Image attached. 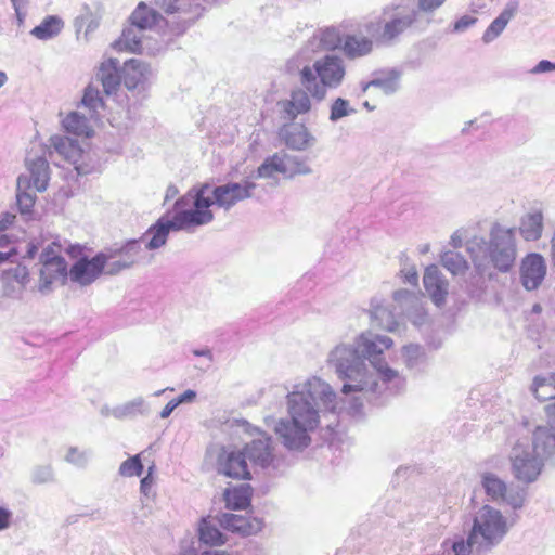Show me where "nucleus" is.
I'll return each instance as SVG.
<instances>
[{
  "label": "nucleus",
  "instance_id": "f257e3e1",
  "mask_svg": "<svg viewBox=\"0 0 555 555\" xmlns=\"http://www.w3.org/2000/svg\"><path fill=\"white\" fill-rule=\"evenodd\" d=\"M465 246L480 273L488 266L500 273L511 272L517 258L515 229L494 223L489 241L477 234L475 227L461 228L453 233V248Z\"/></svg>",
  "mask_w": 555,
  "mask_h": 555
},
{
  "label": "nucleus",
  "instance_id": "f03ea898",
  "mask_svg": "<svg viewBox=\"0 0 555 555\" xmlns=\"http://www.w3.org/2000/svg\"><path fill=\"white\" fill-rule=\"evenodd\" d=\"M391 345L392 340L389 337H372L371 334H361L357 339V349L348 346H337L332 352L331 358L336 372L341 379L356 382V384H345L341 391L347 395L352 391H362L365 387L366 371L363 360L358 354L359 351L370 360L384 379L390 380L395 378L396 372L382 359L383 352L389 349Z\"/></svg>",
  "mask_w": 555,
  "mask_h": 555
},
{
  "label": "nucleus",
  "instance_id": "7ed1b4c3",
  "mask_svg": "<svg viewBox=\"0 0 555 555\" xmlns=\"http://www.w3.org/2000/svg\"><path fill=\"white\" fill-rule=\"evenodd\" d=\"M289 420H281L275 426V434L283 444L293 450L309 446V434L319 426L317 399L310 390L294 391L287 397Z\"/></svg>",
  "mask_w": 555,
  "mask_h": 555
},
{
  "label": "nucleus",
  "instance_id": "20e7f679",
  "mask_svg": "<svg viewBox=\"0 0 555 555\" xmlns=\"http://www.w3.org/2000/svg\"><path fill=\"white\" fill-rule=\"evenodd\" d=\"M247 460L254 465L268 467L273 461L270 439H255L243 448L222 447L217 456V472L228 478L250 480Z\"/></svg>",
  "mask_w": 555,
  "mask_h": 555
},
{
  "label": "nucleus",
  "instance_id": "39448f33",
  "mask_svg": "<svg viewBox=\"0 0 555 555\" xmlns=\"http://www.w3.org/2000/svg\"><path fill=\"white\" fill-rule=\"evenodd\" d=\"M507 532V520L502 513L485 505L476 513L468 537L470 542H475V551L485 553L500 544Z\"/></svg>",
  "mask_w": 555,
  "mask_h": 555
},
{
  "label": "nucleus",
  "instance_id": "423d86ee",
  "mask_svg": "<svg viewBox=\"0 0 555 555\" xmlns=\"http://www.w3.org/2000/svg\"><path fill=\"white\" fill-rule=\"evenodd\" d=\"M345 75L341 60L336 56H325L317 61L313 67L305 66L300 70V83L315 99L322 100L326 87H336Z\"/></svg>",
  "mask_w": 555,
  "mask_h": 555
},
{
  "label": "nucleus",
  "instance_id": "0eeeda50",
  "mask_svg": "<svg viewBox=\"0 0 555 555\" xmlns=\"http://www.w3.org/2000/svg\"><path fill=\"white\" fill-rule=\"evenodd\" d=\"M513 476L522 483L534 482L546 464L530 446L528 437L517 439L508 455Z\"/></svg>",
  "mask_w": 555,
  "mask_h": 555
},
{
  "label": "nucleus",
  "instance_id": "6e6552de",
  "mask_svg": "<svg viewBox=\"0 0 555 555\" xmlns=\"http://www.w3.org/2000/svg\"><path fill=\"white\" fill-rule=\"evenodd\" d=\"M62 251V245L56 242H52L42 249L39 257V292L46 293L52 288L53 284L59 282L64 284L66 282L69 270Z\"/></svg>",
  "mask_w": 555,
  "mask_h": 555
},
{
  "label": "nucleus",
  "instance_id": "1a4fd4ad",
  "mask_svg": "<svg viewBox=\"0 0 555 555\" xmlns=\"http://www.w3.org/2000/svg\"><path fill=\"white\" fill-rule=\"evenodd\" d=\"M109 258L104 253H99L91 259L79 258L69 269L70 280L86 286L93 283L103 273L105 267H107L108 274H116L134 262V259H129L108 263Z\"/></svg>",
  "mask_w": 555,
  "mask_h": 555
},
{
  "label": "nucleus",
  "instance_id": "9d476101",
  "mask_svg": "<svg viewBox=\"0 0 555 555\" xmlns=\"http://www.w3.org/2000/svg\"><path fill=\"white\" fill-rule=\"evenodd\" d=\"M212 205L210 185L207 183L202 184L195 190L193 208L175 214L177 217V227L189 229L211 222L214 214L210 207Z\"/></svg>",
  "mask_w": 555,
  "mask_h": 555
},
{
  "label": "nucleus",
  "instance_id": "9b49d317",
  "mask_svg": "<svg viewBox=\"0 0 555 555\" xmlns=\"http://www.w3.org/2000/svg\"><path fill=\"white\" fill-rule=\"evenodd\" d=\"M309 172L305 162L298 159L286 152L275 153L268 157L257 169V177L264 179H274L279 175L284 178H293L297 175Z\"/></svg>",
  "mask_w": 555,
  "mask_h": 555
},
{
  "label": "nucleus",
  "instance_id": "f8f14e48",
  "mask_svg": "<svg viewBox=\"0 0 555 555\" xmlns=\"http://www.w3.org/2000/svg\"><path fill=\"white\" fill-rule=\"evenodd\" d=\"M256 188V183L250 180L229 182L212 189L210 188V196L215 205L230 209L237 203L250 198Z\"/></svg>",
  "mask_w": 555,
  "mask_h": 555
},
{
  "label": "nucleus",
  "instance_id": "ddd939ff",
  "mask_svg": "<svg viewBox=\"0 0 555 555\" xmlns=\"http://www.w3.org/2000/svg\"><path fill=\"white\" fill-rule=\"evenodd\" d=\"M546 262L543 256L538 253L526 255L520 262L519 279L526 291L539 288L546 275Z\"/></svg>",
  "mask_w": 555,
  "mask_h": 555
},
{
  "label": "nucleus",
  "instance_id": "4468645a",
  "mask_svg": "<svg viewBox=\"0 0 555 555\" xmlns=\"http://www.w3.org/2000/svg\"><path fill=\"white\" fill-rule=\"evenodd\" d=\"M534 452L547 464L555 466V425H538L529 438Z\"/></svg>",
  "mask_w": 555,
  "mask_h": 555
},
{
  "label": "nucleus",
  "instance_id": "2eb2a0df",
  "mask_svg": "<svg viewBox=\"0 0 555 555\" xmlns=\"http://www.w3.org/2000/svg\"><path fill=\"white\" fill-rule=\"evenodd\" d=\"M413 22L414 17L410 15L393 18L385 23L383 27L380 22H371L366 25V33L371 35L377 43H386L402 34Z\"/></svg>",
  "mask_w": 555,
  "mask_h": 555
},
{
  "label": "nucleus",
  "instance_id": "dca6fc26",
  "mask_svg": "<svg viewBox=\"0 0 555 555\" xmlns=\"http://www.w3.org/2000/svg\"><path fill=\"white\" fill-rule=\"evenodd\" d=\"M56 153L64 160L74 165L75 170L79 175L89 172L90 156L80 145L79 141H57L54 144Z\"/></svg>",
  "mask_w": 555,
  "mask_h": 555
},
{
  "label": "nucleus",
  "instance_id": "f3484780",
  "mask_svg": "<svg viewBox=\"0 0 555 555\" xmlns=\"http://www.w3.org/2000/svg\"><path fill=\"white\" fill-rule=\"evenodd\" d=\"M27 167L30 171V178L24 179L22 177L17 180V186L21 189L23 185L33 186L36 191L42 192L48 186L49 181V164L44 157H37L36 159L27 158Z\"/></svg>",
  "mask_w": 555,
  "mask_h": 555
},
{
  "label": "nucleus",
  "instance_id": "a211bd4d",
  "mask_svg": "<svg viewBox=\"0 0 555 555\" xmlns=\"http://www.w3.org/2000/svg\"><path fill=\"white\" fill-rule=\"evenodd\" d=\"M221 524L227 530L245 537L260 532L263 527V522L259 518L235 514L223 515Z\"/></svg>",
  "mask_w": 555,
  "mask_h": 555
},
{
  "label": "nucleus",
  "instance_id": "6ab92c4d",
  "mask_svg": "<svg viewBox=\"0 0 555 555\" xmlns=\"http://www.w3.org/2000/svg\"><path fill=\"white\" fill-rule=\"evenodd\" d=\"M424 286L436 305L446 301L448 295V282L441 278L440 271L436 266H430L424 274Z\"/></svg>",
  "mask_w": 555,
  "mask_h": 555
},
{
  "label": "nucleus",
  "instance_id": "aec40b11",
  "mask_svg": "<svg viewBox=\"0 0 555 555\" xmlns=\"http://www.w3.org/2000/svg\"><path fill=\"white\" fill-rule=\"evenodd\" d=\"M149 74V65L135 59L125 62L121 68L122 82L129 90L142 85L147 79Z\"/></svg>",
  "mask_w": 555,
  "mask_h": 555
},
{
  "label": "nucleus",
  "instance_id": "412c9836",
  "mask_svg": "<svg viewBox=\"0 0 555 555\" xmlns=\"http://www.w3.org/2000/svg\"><path fill=\"white\" fill-rule=\"evenodd\" d=\"M518 10V1L509 0L500 15L492 21V23L486 29L482 41L485 43H490L494 39H496L505 29L509 21L515 16Z\"/></svg>",
  "mask_w": 555,
  "mask_h": 555
},
{
  "label": "nucleus",
  "instance_id": "4be33fe9",
  "mask_svg": "<svg viewBox=\"0 0 555 555\" xmlns=\"http://www.w3.org/2000/svg\"><path fill=\"white\" fill-rule=\"evenodd\" d=\"M201 0H160L159 5L166 14L182 13L188 15L184 22H193L202 14Z\"/></svg>",
  "mask_w": 555,
  "mask_h": 555
},
{
  "label": "nucleus",
  "instance_id": "5701e85b",
  "mask_svg": "<svg viewBox=\"0 0 555 555\" xmlns=\"http://www.w3.org/2000/svg\"><path fill=\"white\" fill-rule=\"evenodd\" d=\"M279 105L282 107L284 117L293 120L297 115L308 113L311 108L309 95L301 89L292 92L291 99L281 101Z\"/></svg>",
  "mask_w": 555,
  "mask_h": 555
},
{
  "label": "nucleus",
  "instance_id": "b1692460",
  "mask_svg": "<svg viewBox=\"0 0 555 555\" xmlns=\"http://www.w3.org/2000/svg\"><path fill=\"white\" fill-rule=\"evenodd\" d=\"M253 488L249 485L227 488L223 493L225 506L230 509H246L251 502Z\"/></svg>",
  "mask_w": 555,
  "mask_h": 555
},
{
  "label": "nucleus",
  "instance_id": "393cba45",
  "mask_svg": "<svg viewBox=\"0 0 555 555\" xmlns=\"http://www.w3.org/2000/svg\"><path fill=\"white\" fill-rule=\"evenodd\" d=\"M543 214L535 209L521 218L519 231L525 241H538L543 232Z\"/></svg>",
  "mask_w": 555,
  "mask_h": 555
},
{
  "label": "nucleus",
  "instance_id": "a878e982",
  "mask_svg": "<svg viewBox=\"0 0 555 555\" xmlns=\"http://www.w3.org/2000/svg\"><path fill=\"white\" fill-rule=\"evenodd\" d=\"M176 223H177L176 215L172 217V219H168L165 217L158 219L156 224L151 227L149 230V233L152 235V237L147 244V247L151 249H154V248H158V247L163 246L167 241V236H168L170 230L178 231V230L183 229V228H178Z\"/></svg>",
  "mask_w": 555,
  "mask_h": 555
},
{
  "label": "nucleus",
  "instance_id": "bb28decb",
  "mask_svg": "<svg viewBox=\"0 0 555 555\" xmlns=\"http://www.w3.org/2000/svg\"><path fill=\"white\" fill-rule=\"evenodd\" d=\"M64 130L75 137L91 138L93 135V128L89 124L86 116L77 113H68L62 120Z\"/></svg>",
  "mask_w": 555,
  "mask_h": 555
},
{
  "label": "nucleus",
  "instance_id": "cd10ccee",
  "mask_svg": "<svg viewBox=\"0 0 555 555\" xmlns=\"http://www.w3.org/2000/svg\"><path fill=\"white\" fill-rule=\"evenodd\" d=\"M160 20V15L144 2H140L131 13L130 21L139 29H151Z\"/></svg>",
  "mask_w": 555,
  "mask_h": 555
},
{
  "label": "nucleus",
  "instance_id": "c85d7f7f",
  "mask_svg": "<svg viewBox=\"0 0 555 555\" xmlns=\"http://www.w3.org/2000/svg\"><path fill=\"white\" fill-rule=\"evenodd\" d=\"M372 48L373 41L367 38L356 35L344 37L343 51L348 57L354 59L366 55L372 51Z\"/></svg>",
  "mask_w": 555,
  "mask_h": 555
},
{
  "label": "nucleus",
  "instance_id": "c756f323",
  "mask_svg": "<svg viewBox=\"0 0 555 555\" xmlns=\"http://www.w3.org/2000/svg\"><path fill=\"white\" fill-rule=\"evenodd\" d=\"M99 78L104 88L106 94L115 93L120 85L121 74L119 75L116 64L109 61V63H103L99 70Z\"/></svg>",
  "mask_w": 555,
  "mask_h": 555
},
{
  "label": "nucleus",
  "instance_id": "7c9ffc66",
  "mask_svg": "<svg viewBox=\"0 0 555 555\" xmlns=\"http://www.w3.org/2000/svg\"><path fill=\"white\" fill-rule=\"evenodd\" d=\"M64 27V22L55 16L49 15L43 21L33 28L31 35L40 40H48L57 36Z\"/></svg>",
  "mask_w": 555,
  "mask_h": 555
},
{
  "label": "nucleus",
  "instance_id": "2f4dec72",
  "mask_svg": "<svg viewBox=\"0 0 555 555\" xmlns=\"http://www.w3.org/2000/svg\"><path fill=\"white\" fill-rule=\"evenodd\" d=\"M113 48L117 52L139 53L141 51V37L132 28L125 29L114 41Z\"/></svg>",
  "mask_w": 555,
  "mask_h": 555
},
{
  "label": "nucleus",
  "instance_id": "473e14b6",
  "mask_svg": "<svg viewBox=\"0 0 555 555\" xmlns=\"http://www.w3.org/2000/svg\"><path fill=\"white\" fill-rule=\"evenodd\" d=\"M532 391L540 401L555 399V373L543 377H535Z\"/></svg>",
  "mask_w": 555,
  "mask_h": 555
},
{
  "label": "nucleus",
  "instance_id": "72a5a7b5",
  "mask_svg": "<svg viewBox=\"0 0 555 555\" xmlns=\"http://www.w3.org/2000/svg\"><path fill=\"white\" fill-rule=\"evenodd\" d=\"M482 487L487 495L493 501H501L506 494V483L492 473H487L482 476Z\"/></svg>",
  "mask_w": 555,
  "mask_h": 555
},
{
  "label": "nucleus",
  "instance_id": "f704fd0d",
  "mask_svg": "<svg viewBox=\"0 0 555 555\" xmlns=\"http://www.w3.org/2000/svg\"><path fill=\"white\" fill-rule=\"evenodd\" d=\"M81 103L92 112L96 118H99L101 116V112L105 109V103L99 89L91 85L85 89Z\"/></svg>",
  "mask_w": 555,
  "mask_h": 555
},
{
  "label": "nucleus",
  "instance_id": "c9c22d12",
  "mask_svg": "<svg viewBox=\"0 0 555 555\" xmlns=\"http://www.w3.org/2000/svg\"><path fill=\"white\" fill-rule=\"evenodd\" d=\"M198 535L199 540L207 545L217 546L225 543V538L219 529L206 519L201 521Z\"/></svg>",
  "mask_w": 555,
  "mask_h": 555
},
{
  "label": "nucleus",
  "instance_id": "e433bc0d",
  "mask_svg": "<svg viewBox=\"0 0 555 555\" xmlns=\"http://www.w3.org/2000/svg\"><path fill=\"white\" fill-rule=\"evenodd\" d=\"M3 279L7 284L17 283L21 287H25L30 281V274L28 269L23 264L7 270L3 273Z\"/></svg>",
  "mask_w": 555,
  "mask_h": 555
},
{
  "label": "nucleus",
  "instance_id": "4c0bfd02",
  "mask_svg": "<svg viewBox=\"0 0 555 555\" xmlns=\"http://www.w3.org/2000/svg\"><path fill=\"white\" fill-rule=\"evenodd\" d=\"M320 43L325 50L341 49L344 44V38L334 28H328L322 31Z\"/></svg>",
  "mask_w": 555,
  "mask_h": 555
},
{
  "label": "nucleus",
  "instance_id": "58836bf2",
  "mask_svg": "<svg viewBox=\"0 0 555 555\" xmlns=\"http://www.w3.org/2000/svg\"><path fill=\"white\" fill-rule=\"evenodd\" d=\"M142 472L143 465L140 459V454L129 457L119 466V474L124 477L140 476Z\"/></svg>",
  "mask_w": 555,
  "mask_h": 555
},
{
  "label": "nucleus",
  "instance_id": "ea45409f",
  "mask_svg": "<svg viewBox=\"0 0 555 555\" xmlns=\"http://www.w3.org/2000/svg\"><path fill=\"white\" fill-rule=\"evenodd\" d=\"M349 113H350V108H349L348 101H346L341 98H338L334 101V103L331 106L330 118H331V120H338V119L349 115Z\"/></svg>",
  "mask_w": 555,
  "mask_h": 555
},
{
  "label": "nucleus",
  "instance_id": "a19ab883",
  "mask_svg": "<svg viewBox=\"0 0 555 555\" xmlns=\"http://www.w3.org/2000/svg\"><path fill=\"white\" fill-rule=\"evenodd\" d=\"M501 501L506 502L508 505H511L513 508H520L525 501L524 492L521 491H514V490H507L506 494L501 499Z\"/></svg>",
  "mask_w": 555,
  "mask_h": 555
},
{
  "label": "nucleus",
  "instance_id": "79ce46f5",
  "mask_svg": "<svg viewBox=\"0 0 555 555\" xmlns=\"http://www.w3.org/2000/svg\"><path fill=\"white\" fill-rule=\"evenodd\" d=\"M478 554L475 551V542L469 541V537L466 541L453 542V555H473Z\"/></svg>",
  "mask_w": 555,
  "mask_h": 555
},
{
  "label": "nucleus",
  "instance_id": "37998d69",
  "mask_svg": "<svg viewBox=\"0 0 555 555\" xmlns=\"http://www.w3.org/2000/svg\"><path fill=\"white\" fill-rule=\"evenodd\" d=\"M16 197L21 212H29L35 204V196L27 192H18Z\"/></svg>",
  "mask_w": 555,
  "mask_h": 555
},
{
  "label": "nucleus",
  "instance_id": "c03bdc74",
  "mask_svg": "<svg viewBox=\"0 0 555 555\" xmlns=\"http://www.w3.org/2000/svg\"><path fill=\"white\" fill-rule=\"evenodd\" d=\"M552 70H555V63H552L551 61L547 60H542L531 69V73L542 74Z\"/></svg>",
  "mask_w": 555,
  "mask_h": 555
},
{
  "label": "nucleus",
  "instance_id": "a18cd8bd",
  "mask_svg": "<svg viewBox=\"0 0 555 555\" xmlns=\"http://www.w3.org/2000/svg\"><path fill=\"white\" fill-rule=\"evenodd\" d=\"M475 22H476V18L473 16H468V15L463 16L454 24L453 29L463 31V30L467 29L469 26H472L473 24H475Z\"/></svg>",
  "mask_w": 555,
  "mask_h": 555
},
{
  "label": "nucleus",
  "instance_id": "49530a36",
  "mask_svg": "<svg viewBox=\"0 0 555 555\" xmlns=\"http://www.w3.org/2000/svg\"><path fill=\"white\" fill-rule=\"evenodd\" d=\"M152 469H153V467H150L147 475L144 478H142V480L140 482L141 491L144 494L149 493V491L151 490L152 485L154 482V479L152 477Z\"/></svg>",
  "mask_w": 555,
  "mask_h": 555
},
{
  "label": "nucleus",
  "instance_id": "de8ad7c7",
  "mask_svg": "<svg viewBox=\"0 0 555 555\" xmlns=\"http://www.w3.org/2000/svg\"><path fill=\"white\" fill-rule=\"evenodd\" d=\"M12 514L8 509L0 507V531L9 528Z\"/></svg>",
  "mask_w": 555,
  "mask_h": 555
},
{
  "label": "nucleus",
  "instance_id": "09e8293b",
  "mask_svg": "<svg viewBox=\"0 0 555 555\" xmlns=\"http://www.w3.org/2000/svg\"><path fill=\"white\" fill-rule=\"evenodd\" d=\"M15 220V216L9 212H5L0 218V232L5 231L11 224H13Z\"/></svg>",
  "mask_w": 555,
  "mask_h": 555
},
{
  "label": "nucleus",
  "instance_id": "8fccbe9b",
  "mask_svg": "<svg viewBox=\"0 0 555 555\" xmlns=\"http://www.w3.org/2000/svg\"><path fill=\"white\" fill-rule=\"evenodd\" d=\"M196 397V392L194 390H186L183 393H181L178 398H176V401L178 404L184 403V402H192Z\"/></svg>",
  "mask_w": 555,
  "mask_h": 555
},
{
  "label": "nucleus",
  "instance_id": "3c124183",
  "mask_svg": "<svg viewBox=\"0 0 555 555\" xmlns=\"http://www.w3.org/2000/svg\"><path fill=\"white\" fill-rule=\"evenodd\" d=\"M178 402L176 401V399H172L170 400L165 406L164 409L162 410L160 412V417L162 418H166L168 417L172 411L178 406Z\"/></svg>",
  "mask_w": 555,
  "mask_h": 555
},
{
  "label": "nucleus",
  "instance_id": "603ef678",
  "mask_svg": "<svg viewBox=\"0 0 555 555\" xmlns=\"http://www.w3.org/2000/svg\"><path fill=\"white\" fill-rule=\"evenodd\" d=\"M444 0H420V7L423 10H433L439 7Z\"/></svg>",
  "mask_w": 555,
  "mask_h": 555
},
{
  "label": "nucleus",
  "instance_id": "864d4df0",
  "mask_svg": "<svg viewBox=\"0 0 555 555\" xmlns=\"http://www.w3.org/2000/svg\"><path fill=\"white\" fill-rule=\"evenodd\" d=\"M453 274H455L457 271L465 269L467 267L466 261L463 258H454L453 257Z\"/></svg>",
  "mask_w": 555,
  "mask_h": 555
},
{
  "label": "nucleus",
  "instance_id": "5fc2aeb1",
  "mask_svg": "<svg viewBox=\"0 0 555 555\" xmlns=\"http://www.w3.org/2000/svg\"><path fill=\"white\" fill-rule=\"evenodd\" d=\"M66 251L72 258H77L82 254L83 247L80 245H73Z\"/></svg>",
  "mask_w": 555,
  "mask_h": 555
},
{
  "label": "nucleus",
  "instance_id": "6e6d98bb",
  "mask_svg": "<svg viewBox=\"0 0 555 555\" xmlns=\"http://www.w3.org/2000/svg\"><path fill=\"white\" fill-rule=\"evenodd\" d=\"M13 3V7L16 11L17 15L22 14V11L25 9L26 0H11Z\"/></svg>",
  "mask_w": 555,
  "mask_h": 555
},
{
  "label": "nucleus",
  "instance_id": "4d7b16f0",
  "mask_svg": "<svg viewBox=\"0 0 555 555\" xmlns=\"http://www.w3.org/2000/svg\"><path fill=\"white\" fill-rule=\"evenodd\" d=\"M322 395H323L324 399H328L330 401H332V399L335 398V393L331 390L327 391V390L323 389Z\"/></svg>",
  "mask_w": 555,
  "mask_h": 555
},
{
  "label": "nucleus",
  "instance_id": "13d9d810",
  "mask_svg": "<svg viewBox=\"0 0 555 555\" xmlns=\"http://www.w3.org/2000/svg\"><path fill=\"white\" fill-rule=\"evenodd\" d=\"M547 414L550 418L555 423V405L547 408Z\"/></svg>",
  "mask_w": 555,
  "mask_h": 555
},
{
  "label": "nucleus",
  "instance_id": "bf43d9fd",
  "mask_svg": "<svg viewBox=\"0 0 555 555\" xmlns=\"http://www.w3.org/2000/svg\"><path fill=\"white\" fill-rule=\"evenodd\" d=\"M7 79L5 73L0 70V88L7 82Z\"/></svg>",
  "mask_w": 555,
  "mask_h": 555
},
{
  "label": "nucleus",
  "instance_id": "052dcab7",
  "mask_svg": "<svg viewBox=\"0 0 555 555\" xmlns=\"http://www.w3.org/2000/svg\"><path fill=\"white\" fill-rule=\"evenodd\" d=\"M194 354L195 356H210V351L209 350H203V351L195 350Z\"/></svg>",
  "mask_w": 555,
  "mask_h": 555
},
{
  "label": "nucleus",
  "instance_id": "680f3d73",
  "mask_svg": "<svg viewBox=\"0 0 555 555\" xmlns=\"http://www.w3.org/2000/svg\"><path fill=\"white\" fill-rule=\"evenodd\" d=\"M9 256L10 254L0 253V263L4 262Z\"/></svg>",
  "mask_w": 555,
  "mask_h": 555
},
{
  "label": "nucleus",
  "instance_id": "e2e57ef3",
  "mask_svg": "<svg viewBox=\"0 0 555 555\" xmlns=\"http://www.w3.org/2000/svg\"><path fill=\"white\" fill-rule=\"evenodd\" d=\"M9 243V240L5 235H0V246H3L4 244Z\"/></svg>",
  "mask_w": 555,
  "mask_h": 555
},
{
  "label": "nucleus",
  "instance_id": "0e129e2a",
  "mask_svg": "<svg viewBox=\"0 0 555 555\" xmlns=\"http://www.w3.org/2000/svg\"><path fill=\"white\" fill-rule=\"evenodd\" d=\"M410 282L413 283V284H416L417 283V274L416 273H413L410 278Z\"/></svg>",
  "mask_w": 555,
  "mask_h": 555
},
{
  "label": "nucleus",
  "instance_id": "69168bd1",
  "mask_svg": "<svg viewBox=\"0 0 555 555\" xmlns=\"http://www.w3.org/2000/svg\"><path fill=\"white\" fill-rule=\"evenodd\" d=\"M212 555H231V554H229L225 551H219V552H215Z\"/></svg>",
  "mask_w": 555,
  "mask_h": 555
},
{
  "label": "nucleus",
  "instance_id": "338daca9",
  "mask_svg": "<svg viewBox=\"0 0 555 555\" xmlns=\"http://www.w3.org/2000/svg\"><path fill=\"white\" fill-rule=\"evenodd\" d=\"M387 331H393L395 330V322L392 324H388L385 326Z\"/></svg>",
  "mask_w": 555,
  "mask_h": 555
},
{
  "label": "nucleus",
  "instance_id": "774afa93",
  "mask_svg": "<svg viewBox=\"0 0 555 555\" xmlns=\"http://www.w3.org/2000/svg\"><path fill=\"white\" fill-rule=\"evenodd\" d=\"M380 312H382L383 314H384V313L389 314V312H388L386 309H383Z\"/></svg>",
  "mask_w": 555,
  "mask_h": 555
}]
</instances>
